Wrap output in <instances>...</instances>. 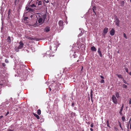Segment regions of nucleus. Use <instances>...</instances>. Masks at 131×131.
I'll use <instances>...</instances> for the list:
<instances>
[{
  "instance_id": "obj_15",
  "label": "nucleus",
  "mask_w": 131,
  "mask_h": 131,
  "mask_svg": "<svg viewBox=\"0 0 131 131\" xmlns=\"http://www.w3.org/2000/svg\"><path fill=\"white\" fill-rule=\"evenodd\" d=\"M91 50L93 51H95L96 50V49L94 46H92L91 48Z\"/></svg>"
},
{
  "instance_id": "obj_21",
  "label": "nucleus",
  "mask_w": 131,
  "mask_h": 131,
  "mask_svg": "<svg viewBox=\"0 0 131 131\" xmlns=\"http://www.w3.org/2000/svg\"><path fill=\"white\" fill-rule=\"evenodd\" d=\"M130 126V129H131V123H130L129 122L128 124V126L127 127V128L128 129V126Z\"/></svg>"
},
{
  "instance_id": "obj_27",
  "label": "nucleus",
  "mask_w": 131,
  "mask_h": 131,
  "mask_svg": "<svg viewBox=\"0 0 131 131\" xmlns=\"http://www.w3.org/2000/svg\"><path fill=\"white\" fill-rule=\"evenodd\" d=\"M27 38L29 39H30V40H33L34 39L33 38H32V37H28Z\"/></svg>"
},
{
  "instance_id": "obj_12",
  "label": "nucleus",
  "mask_w": 131,
  "mask_h": 131,
  "mask_svg": "<svg viewBox=\"0 0 131 131\" xmlns=\"http://www.w3.org/2000/svg\"><path fill=\"white\" fill-rule=\"evenodd\" d=\"M99 53V54L100 57H102V53L101 52V51L100 50V48H99L98 49V50L97 51Z\"/></svg>"
},
{
  "instance_id": "obj_22",
  "label": "nucleus",
  "mask_w": 131,
  "mask_h": 131,
  "mask_svg": "<svg viewBox=\"0 0 131 131\" xmlns=\"http://www.w3.org/2000/svg\"><path fill=\"white\" fill-rule=\"evenodd\" d=\"M122 119L123 122H124L125 120V118L124 116H123L122 117Z\"/></svg>"
},
{
  "instance_id": "obj_31",
  "label": "nucleus",
  "mask_w": 131,
  "mask_h": 131,
  "mask_svg": "<svg viewBox=\"0 0 131 131\" xmlns=\"http://www.w3.org/2000/svg\"><path fill=\"white\" fill-rule=\"evenodd\" d=\"M75 103H74V102H73L72 103V107H73L74 106Z\"/></svg>"
},
{
  "instance_id": "obj_28",
  "label": "nucleus",
  "mask_w": 131,
  "mask_h": 131,
  "mask_svg": "<svg viewBox=\"0 0 131 131\" xmlns=\"http://www.w3.org/2000/svg\"><path fill=\"white\" fill-rule=\"evenodd\" d=\"M123 35H124V37L125 38H126V39H127V36H126V34H125V33H124V34H123Z\"/></svg>"
},
{
  "instance_id": "obj_8",
  "label": "nucleus",
  "mask_w": 131,
  "mask_h": 131,
  "mask_svg": "<svg viewBox=\"0 0 131 131\" xmlns=\"http://www.w3.org/2000/svg\"><path fill=\"white\" fill-rule=\"evenodd\" d=\"M116 25L118 26H119V21L118 18H116L115 21Z\"/></svg>"
},
{
  "instance_id": "obj_54",
  "label": "nucleus",
  "mask_w": 131,
  "mask_h": 131,
  "mask_svg": "<svg viewBox=\"0 0 131 131\" xmlns=\"http://www.w3.org/2000/svg\"><path fill=\"white\" fill-rule=\"evenodd\" d=\"M83 69V67H82V69Z\"/></svg>"
},
{
  "instance_id": "obj_49",
  "label": "nucleus",
  "mask_w": 131,
  "mask_h": 131,
  "mask_svg": "<svg viewBox=\"0 0 131 131\" xmlns=\"http://www.w3.org/2000/svg\"><path fill=\"white\" fill-rule=\"evenodd\" d=\"M91 101L92 102H93V98L91 99Z\"/></svg>"
},
{
  "instance_id": "obj_56",
  "label": "nucleus",
  "mask_w": 131,
  "mask_h": 131,
  "mask_svg": "<svg viewBox=\"0 0 131 131\" xmlns=\"http://www.w3.org/2000/svg\"><path fill=\"white\" fill-rule=\"evenodd\" d=\"M77 131H78V130H77Z\"/></svg>"
},
{
  "instance_id": "obj_36",
  "label": "nucleus",
  "mask_w": 131,
  "mask_h": 131,
  "mask_svg": "<svg viewBox=\"0 0 131 131\" xmlns=\"http://www.w3.org/2000/svg\"><path fill=\"white\" fill-rule=\"evenodd\" d=\"M82 35V34H80L78 36V37L81 36Z\"/></svg>"
},
{
  "instance_id": "obj_20",
  "label": "nucleus",
  "mask_w": 131,
  "mask_h": 131,
  "mask_svg": "<svg viewBox=\"0 0 131 131\" xmlns=\"http://www.w3.org/2000/svg\"><path fill=\"white\" fill-rule=\"evenodd\" d=\"M41 111L39 109L37 110V113L38 115H40L41 114Z\"/></svg>"
},
{
  "instance_id": "obj_34",
  "label": "nucleus",
  "mask_w": 131,
  "mask_h": 131,
  "mask_svg": "<svg viewBox=\"0 0 131 131\" xmlns=\"http://www.w3.org/2000/svg\"><path fill=\"white\" fill-rule=\"evenodd\" d=\"M2 65L3 67H5L6 66V65L4 63H3L2 64Z\"/></svg>"
},
{
  "instance_id": "obj_44",
  "label": "nucleus",
  "mask_w": 131,
  "mask_h": 131,
  "mask_svg": "<svg viewBox=\"0 0 131 131\" xmlns=\"http://www.w3.org/2000/svg\"><path fill=\"white\" fill-rule=\"evenodd\" d=\"M3 115H1V116H0V119L2 118L3 117Z\"/></svg>"
},
{
  "instance_id": "obj_33",
  "label": "nucleus",
  "mask_w": 131,
  "mask_h": 131,
  "mask_svg": "<svg viewBox=\"0 0 131 131\" xmlns=\"http://www.w3.org/2000/svg\"><path fill=\"white\" fill-rule=\"evenodd\" d=\"M91 127H93V126H94V124H93V123H92L91 124Z\"/></svg>"
},
{
  "instance_id": "obj_30",
  "label": "nucleus",
  "mask_w": 131,
  "mask_h": 131,
  "mask_svg": "<svg viewBox=\"0 0 131 131\" xmlns=\"http://www.w3.org/2000/svg\"><path fill=\"white\" fill-rule=\"evenodd\" d=\"M100 82L101 83H104V80H103V79H102L101 80V81H100Z\"/></svg>"
},
{
  "instance_id": "obj_11",
  "label": "nucleus",
  "mask_w": 131,
  "mask_h": 131,
  "mask_svg": "<svg viewBox=\"0 0 131 131\" xmlns=\"http://www.w3.org/2000/svg\"><path fill=\"white\" fill-rule=\"evenodd\" d=\"M123 107H124V104H123L122 105V106L121 107V109L120 110V111L119 112V113L121 115H122L123 114L122 113V112L123 110Z\"/></svg>"
},
{
  "instance_id": "obj_47",
  "label": "nucleus",
  "mask_w": 131,
  "mask_h": 131,
  "mask_svg": "<svg viewBox=\"0 0 131 131\" xmlns=\"http://www.w3.org/2000/svg\"><path fill=\"white\" fill-rule=\"evenodd\" d=\"M49 90L50 91H51V88H50L49 87Z\"/></svg>"
},
{
  "instance_id": "obj_46",
  "label": "nucleus",
  "mask_w": 131,
  "mask_h": 131,
  "mask_svg": "<svg viewBox=\"0 0 131 131\" xmlns=\"http://www.w3.org/2000/svg\"><path fill=\"white\" fill-rule=\"evenodd\" d=\"M73 56H74V58H76L77 56H75V55H74V54L73 55Z\"/></svg>"
},
{
  "instance_id": "obj_55",
  "label": "nucleus",
  "mask_w": 131,
  "mask_h": 131,
  "mask_svg": "<svg viewBox=\"0 0 131 131\" xmlns=\"http://www.w3.org/2000/svg\"><path fill=\"white\" fill-rule=\"evenodd\" d=\"M82 131H84V130H82Z\"/></svg>"
},
{
  "instance_id": "obj_53",
  "label": "nucleus",
  "mask_w": 131,
  "mask_h": 131,
  "mask_svg": "<svg viewBox=\"0 0 131 131\" xmlns=\"http://www.w3.org/2000/svg\"><path fill=\"white\" fill-rule=\"evenodd\" d=\"M122 3L123 4H124V1H123L122 2Z\"/></svg>"
},
{
  "instance_id": "obj_24",
  "label": "nucleus",
  "mask_w": 131,
  "mask_h": 131,
  "mask_svg": "<svg viewBox=\"0 0 131 131\" xmlns=\"http://www.w3.org/2000/svg\"><path fill=\"white\" fill-rule=\"evenodd\" d=\"M123 88H127V86L125 84H123Z\"/></svg>"
},
{
  "instance_id": "obj_41",
  "label": "nucleus",
  "mask_w": 131,
  "mask_h": 131,
  "mask_svg": "<svg viewBox=\"0 0 131 131\" xmlns=\"http://www.w3.org/2000/svg\"><path fill=\"white\" fill-rule=\"evenodd\" d=\"M129 104H131V99H130L129 101Z\"/></svg>"
},
{
  "instance_id": "obj_29",
  "label": "nucleus",
  "mask_w": 131,
  "mask_h": 131,
  "mask_svg": "<svg viewBox=\"0 0 131 131\" xmlns=\"http://www.w3.org/2000/svg\"><path fill=\"white\" fill-rule=\"evenodd\" d=\"M123 81L124 83H125L126 84H127L128 85V83L126 82V81L125 80H124V79H123Z\"/></svg>"
},
{
  "instance_id": "obj_16",
  "label": "nucleus",
  "mask_w": 131,
  "mask_h": 131,
  "mask_svg": "<svg viewBox=\"0 0 131 131\" xmlns=\"http://www.w3.org/2000/svg\"><path fill=\"white\" fill-rule=\"evenodd\" d=\"M34 115L37 118V119H39V117L38 115L35 114H34Z\"/></svg>"
},
{
  "instance_id": "obj_1",
  "label": "nucleus",
  "mask_w": 131,
  "mask_h": 131,
  "mask_svg": "<svg viewBox=\"0 0 131 131\" xmlns=\"http://www.w3.org/2000/svg\"><path fill=\"white\" fill-rule=\"evenodd\" d=\"M46 18V16L44 15H42L41 17H40L38 19L37 23V21H36L35 23L32 25V26L34 27H37L39 25L42 24L43 23L45 20Z\"/></svg>"
},
{
  "instance_id": "obj_18",
  "label": "nucleus",
  "mask_w": 131,
  "mask_h": 131,
  "mask_svg": "<svg viewBox=\"0 0 131 131\" xmlns=\"http://www.w3.org/2000/svg\"><path fill=\"white\" fill-rule=\"evenodd\" d=\"M7 40L8 41V42L10 43L11 42V39L10 37L9 36H8L7 38Z\"/></svg>"
},
{
  "instance_id": "obj_40",
  "label": "nucleus",
  "mask_w": 131,
  "mask_h": 131,
  "mask_svg": "<svg viewBox=\"0 0 131 131\" xmlns=\"http://www.w3.org/2000/svg\"><path fill=\"white\" fill-rule=\"evenodd\" d=\"M9 114V112H7L6 115V116H7V115H8Z\"/></svg>"
},
{
  "instance_id": "obj_10",
  "label": "nucleus",
  "mask_w": 131,
  "mask_h": 131,
  "mask_svg": "<svg viewBox=\"0 0 131 131\" xmlns=\"http://www.w3.org/2000/svg\"><path fill=\"white\" fill-rule=\"evenodd\" d=\"M50 30V27L48 26H47L44 29V31H45L46 32H48Z\"/></svg>"
},
{
  "instance_id": "obj_42",
  "label": "nucleus",
  "mask_w": 131,
  "mask_h": 131,
  "mask_svg": "<svg viewBox=\"0 0 131 131\" xmlns=\"http://www.w3.org/2000/svg\"><path fill=\"white\" fill-rule=\"evenodd\" d=\"M131 117L130 118V120H129V122L130 123H131Z\"/></svg>"
},
{
  "instance_id": "obj_19",
  "label": "nucleus",
  "mask_w": 131,
  "mask_h": 131,
  "mask_svg": "<svg viewBox=\"0 0 131 131\" xmlns=\"http://www.w3.org/2000/svg\"><path fill=\"white\" fill-rule=\"evenodd\" d=\"M90 96H91V99L93 98V91L92 90H91V92H90Z\"/></svg>"
},
{
  "instance_id": "obj_50",
  "label": "nucleus",
  "mask_w": 131,
  "mask_h": 131,
  "mask_svg": "<svg viewBox=\"0 0 131 131\" xmlns=\"http://www.w3.org/2000/svg\"><path fill=\"white\" fill-rule=\"evenodd\" d=\"M49 2V1L48 0L47 1V2H46V3H48Z\"/></svg>"
},
{
  "instance_id": "obj_2",
  "label": "nucleus",
  "mask_w": 131,
  "mask_h": 131,
  "mask_svg": "<svg viewBox=\"0 0 131 131\" xmlns=\"http://www.w3.org/2000/svg\"><path fill=\"white\" fill-rule=\"evenodd\" d=\"M19 45L18 47H16L15 48V51L17 52H18L19 50L22 48L24 46V44L21 41L19 43Z\"/></svg>"
},
{
  "instance_id": "obj_6",
  "label": "nucleus",
  "mask_w": 131,
  "mask_h": 131,
  "mask_svg": "<svg viewBox=\"0 0 131 131\" xmlns=\"http://www.w3.org/2000/svg\"><path fill=\"white\" fill-rule=\"evenodd\" d=\"M42 0H35L36 4L37 5H38V6L42 5Z\"/></svg>"
},
{
  "instance_id": "obj_7",
  "label": "nucleus",
  "mask_w": 131,
  "mask_h": 131,
  "mask_svg": "<svg viewBox=\"0 0 131 131\" xmlns=\"http://www.w3.org/2000/svg\"><path fill=\"white\" fill-rule=\"evenodd\" d=\"M26 9L27 11H28V12H33L34 10V9L30 8L28 7H26Z\"/></svg>"
},
{
  "instance_id": "obj_25",
  "label": "nucleus",
  "mask_w": 131,
  "mask_h": 131,
  "mask_svg": "<svg viewBox=\"0 0 131 131\" xmlns=\"http://www.w3.org/2000/svg\"><path fill=\"white\" fill-rule=\"evenodd\" d=\"M95 9H96V7L95 6L93 7V12L95 13V14L96 15V14H95V12L94 11V10H95Z\"/></svg>"
},
{
  "instance_id": "obj_14",
  "label": "nucleus",
  "mask_w": 131,
  "mask_h": 131,
  "mask_svg": "<svg viewBox=\"0 0 131 131\" xmlns=\"http://www.w3.org/2000/svg\"><path fill=\"white\" fill-rule=\"evenodd\" d=\"M1 13L2 16V14H3V12L4 10V9L3 8V6H1Z\"/></svg>"
},
{
  "instance_id": "obj_52",
  "label": "nucleus",
  "mask_w": 131,
  "mask_h": 131,
  "mask_svg": "<svg viewBox=\"0 0 131 131\" xmlns=\"http://www.w3.org/2000/svg\"><path fill=\"white\" fill-rule=\"evenodd\" d=\"M49 48H50V50H51V47H50Z\"/></svg>"
},
{
  "instance_id": "obj_35",
  "label": "nucleus",
  "mask_w": 131,
  "mask_h": 131,
  "mask_svg": "<svg viewBox=\"0 0 131 131\" xmlns=\"http://www.w3.org/2000/svg\"><path fill=\"white\" fill-rule=\"evenodd\" d=\"M5 61L6 63H8V61L7 59L5 60Z\"/></svg>"
},
{
  "instance_id": "obj_45",
  "label": "nucleus",
  "mask_w": 131,
  "mask_h": 131,
  "mask_svg": "<svg viewBox=\"0 0 131 131\" xmlns=\"http://www.w3.org/2000/svg\"><path fill=\"white\" fill-rule=\"evenodd\" d=\"M90 129L91 131H93V129L92 128H91Z\"/></svg>"
},
{
  "instance_id": "obj_17",
  "label": "nucleus",
  "mask_w": 131,
  "mask_h": 131,
  "mask_svg": "<svg viewBox=\"0 0 131 131\" xmlns=\"http://www.w3.org/2000/svg\"><path fill=\"white\" fill-rule=\"evenodd\" d=\"M119 94L118 92H116L115 93V96L116 97L118 98L119 97Z\"/></svg>"
},
{
  "instance_id": "obj_51",
  "label": "nucleus",
  "mask_w": 131,
  "mask_h": 131,
  "mask_svg": "<svg viewBox=\"0 0 131 131\" xmlns=\"http://www.w3.org/2000/svg\"><path fill=\"white\" fill-rule=\"evenodd\" d=\"M12 98H10V100H12Z\"/></svg>"
},
{
  "instance_id": "obj_39",
  "label": "nucleus",
  "mask_w": 131,
  "mask_h": 131,
  "mask_svg": "<svg viewBox=\"0 0 131 131\" xmlns=\"http://www.w3.org/2000/svg\"><path fill=\"white\" fill-rule=\"evenodd\" d=\"M49 51H47V52H46V53H45V54H46L47 55H48V54H49L48 53H49Z\"/></svg>"
},
{
  "instance_id": "obj_48",
  "label": "nucleus",
  "mask_w": 131,
  "mask_h": 131,
  "mask_svg": "<svg viewBox=\"0 0 131 131\" xmlns=\"http://www.w3.org/2000/svg\"><path fill=\"white\" fill-rule=\"evenodd\" d=\"M130 75L131 76V72L129 73Z\"/></svg>"
},
{
  "instance_id": "obj_13",
  "label": "nucleus",
  "mask_w": 131,
  "mask_h": 131,
  "mask_svg": "<svg viewBox=\"0 0 131 131\" xmlns=\"http://www.w3.org/2000/svg\"><path fill=\"white\" fill-rule=\"evenodd\" d=\"M63 24V22L62 21L60 20L58 22L59 25L60 26H62Z\"/></svg>"
},
{
  "instance_id": "obj_32",
  "label": "nucleus",
  "mask_w": 131,
  "mask_h": 131,
  "mask_svg": "<svg viewBox=\"0 0 131 131\" xmlns=\"http://www.w3.org/2000/svg\"><path fill=\"white\" fill-rule=\"evenodd\" d=\"M119 126H120V127L122 129H123V128H122V127L121 126V123H119Z\"/></svg>"
},
{
  "instance_id": "obj_26",
  "label": "nucleus",
  "mask_w": 131,
  "mask_h": 131,
  "mask_svg": "<svg viewBox=\"0 0 131 131\" xmlns=\"http://www.w3.org/2000/svg\"><path fill=\"white\" fill-rule=\"evenodd\" d=\"M117 75L118 78H122V75H119V74H117Z\"/></svg>"
},
{
  "instance_id": "obj_43",
  "label": "nucleus",
  "mask_w": 131,
  "mask_h": 131,
  "mask_svg": "<svg viewBox=\"0 0 131 131\" xmlns=\"http://www.w3.org/2000/svg\"><path fill=\"white\" fill-rule=\"evenodd\" d=\"M28 18V17H26L24 18V20H25L26 19H27Z\"/></svg>"
},
{
  "instance_id": "obj_5",
  "label": "nucleus",
  "mask_w": 131,
  "mask_h": 131,
  "mask_svg": "<svg viewBox=\"0 0 131 131\" xmlns=\"http://www.w3.org/2000/svg\"><path fill=\"white\" fill-rule=\"evenodd\" d=\"M108 28L107 27L105 28L103 31V35L104 36V38H105L106 34L107 32Z\"/></svg>"
},
{
  "instance_id": "obj_38",
  "label": "nucleus",
  "mask_w": 131,
  "mask_h": 131,
  "mask_svg": "<svg viewBox=\"0 0 131 131\" xmlns=\"http://www.w3.org/2000/svg\"><path fill=\"white\" fill-rule=\"evenodd\" d=\"M100 77L102 79H104V77L103 76H102L100 75Z\"/></svg>"
},
{
  "instance_id": "obj_3",
  "label": "nucleus",
  "mask_w": 131,
  "mask_h": 131,
  "mask_svg": "<svg viewBox=\"0 0 131 131\" xmlns=\"http://www.w3.org/2000/svg\"><path fill=\"white\" fill-rule=\"evenodd\" d=\"M37 5L36 4V2L35 0H32L31 2L29 4V7L32 8L34 7H36Z\"/></svg>"
},
{
  "instance_id": "obj_4",
  "label": "nucleus",
  "mask_w": 131,
  "mask_h": 131,
  "mask_svg": "<svg viewBox=\"0 0 131 131\" xmlns=\"http://www.w3.org/2000/svg\"><path fill=\"white\" fill-rule=\"evenodd\" d=\"M112 100L113 103L115 104H117V100L114 95H113L112 96Z\"/></svg>"
},
{
  "instance_id": "obj_9",
  "label": "nucleus",
  "mask_w": 131,
  "mask_h": 131,
  "mask_svg": "<svg viewBox=\"0 0 131 131\" xmlns=\"http://www.w3.org/2000/svg\"><path fill=\"white\" fill-rule=\"evenodd\" d=\"M115 30L113 28H112L110 31V34L111 35L113 36L115 34Z\"/></svg>"
},
{
  "instance_id": "obj_37",
  "label": "nucleus",
  "mask_w": 131,
  "mask_h": 131,
  "mask_svg": "<svg viewBox=\"0 0 131 131\" xmlns=\"http://www.w3.org/2000/svg\"><path fill=\"white\" fill-rule=\"evenodd\" d=\"M125 70H126V71L127 72V73H128V68H126L125 69Z\"/></svg>"
},
{
  "instance_id": "obj_23",
  "label": "nucleus",
  "mask_w": 131,
  "mask_h": 131,
  "mask_svg": "<svg viewBox=\"0 0 131 131\" xmlns=\"http://www.w3.org/2000/svg\"><path fill=\"white\" fill-rule=\"evenodd\" d=\"M106 124L107 126L108 127H110L108 120H107V121Z\"/></svg>"
}]
</instances>
